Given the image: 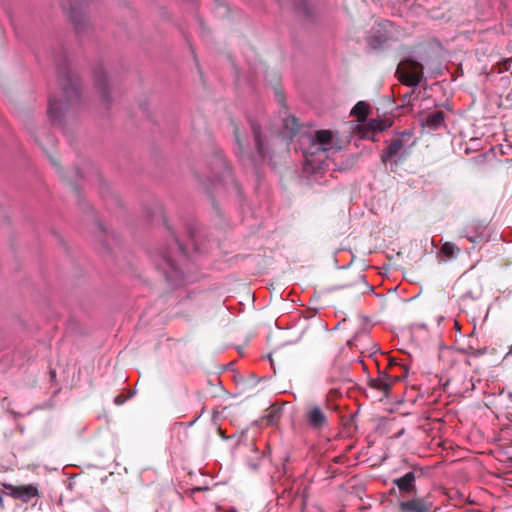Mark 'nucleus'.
Here are the masks:
<instances>
[{"mask_svg": "<svg viewBox=\"0 0 512 512\" xmlns=\"http://www.w3.org/2000/svg\"><path fill=\"white\" fill-rule=\"evenodd\" d=\"M441 253L447 258H454L459 253V248L451 242H446L441 247Z\"/></svg>", "mask_w": 512, "mask_h": 512, "instance_id": "2eb2a0df", "label": "nucleus"}, {"mask_svg": "<svg viewBox=\"0 0 512 512\" xmlns=\"http://www.w3.org/2000/svg\"><path fill=\"white\" fill-rule=\"evenodd\" d=\"M106 83V78L103 76L99 79V85L104 86Z\"/></svg>", "mask_w": 512, "mask_h": 512, "instance_id": "4be33fe9", "label": "nucleus"}, {"mask_svg": "<svg viewBox=\"0 0 512 512\" xmlns=\"http://www.w3.org/2000/svg\"><path fill=\"white\" fill-rule=\"evenodd\" d=\"M38 496V488L36 485H22L19 486V493L17 495V499H20L23 502H29L32 498Z\"/></svg>", "mask_w": 512, "mask_h": 512, "instance_id": "9b49d317", "label": "nucleus"}, {"mask_svg": "<svg viewBox=\"0 0 512 512\" xmlns=\"http://www.w3.org/2000/svg\"><path fill=\"white\" fill-rule=\"evenodd\" d=\"M313 161H314V160H312V159L310 160V159H308V158H307V162H308V163L312 164V163H313Z\"/></svg>", "mask_w": 512, "mask_h": 512, "instance_id": "a878e982", "label": "nucleus"}, {"mask_svg": "<svg viewBox=\"0 0 512 512\" xmlns=\"http://www.w3.org/2000/svg\"><path fill=\"white\" fill-rule=\"evenodd\" d=\"M307 420L314 429H321L326 424V416L320 407H312L307 412Z\"/></svg>", "mask_w": 512, "mask_h": 512, "instance_id": "1a4fd4ad", "label": "nucleus"}, {"mask_svg": "<svg viewBox=\"0 0 512 512\" xmlns=\"http://www.w3.org/2000/svg\"><path fill=\"white\" fill-rule=\"evenodd\" d=\"M397 73L404 85L416 87L423 78V67L417 61L406 60L398 66Z\"/></svg>", "mask_w": 512, "mask_h": 512, "instance_id": "20e7f679", "label": "nucleus"}, {"mask_svg": "<svg viewBox=\"0 0 512 512\" xmlns=\"http://www.w3.org/2000/svg\"><path fill=\"white\" fill-rule=\"evenodd\" d=\"M311 156L326 154V158L340 151L341 147L335 145L330 130H318L311 144Z\"/></svg>", "mask_w": 512, "mask_h": 512, "instance_id": "7ed1b4c3", "label": "nucleus"}, {"mask_svg": "<svg viewBox=\"0 0 512 512\" xmlns=\"http://www.w3.org/2000/svg\"><path fill=\"white\" fill-rule=\"evenodd\" d=\"M354 286L358 295L373 291V287L367 283L365 275L363 274L358 275Z\"/></svg>", "mask_w": 512, "mask_h": 512, "instance_id": "4468645a", "label": "nucleus"}, {"mask_svg": "<svg viewBox=\"0 0 512 512\" xmlns=\"http://www.w3.org/2000/svg\"><path fill=\"white\" fill-rule=\"evenodd\" d=\"M369 112V104L365 101H359L351 110V114L357 117L359 122H364Z\"/></svg>", "mask_w": 512, "mask_h": 512, "instance_id": "f8f14e48", "label": "nucleus"}, {"mask_svg": "<svg viewBox=\"0 0 512 512\" xmlns=\"http://www.w3.org/2000/svg\"><path fill=\"white\" fill-rule=\"evenodd\" d=\"M398 377H392L385 372H380L378 377L370 380V386L388 397L392 385L398 381Z\"/></svg>", "mask_w": 512, "mask_h": 512, "instance_id": "423d86ee", "label": "nucleus"}, {"mask_svg": "<svg viewBox=\"0 0 512 512\" xmlns=\"http://www.w3.org/2000/svg\"><path fill=\"white\" fill-rule=\"evenodd\" d=\"M2 486H3L2 492L5 495L11 496V497L17 499V495L19 493V486H14V485L8 484V483H3Z\"/></svg>", "mask_w": 512, "mask_h": 512, "instance_id": "6ab92c4d", "label": "nucleus"}, {"mask_svg": "<svg viewBox=\"0 0 512 512\" xmlns=\"http://www.w3.org/2000/svg\"><path fill=\"white\" fill-rule=\"evenodd\" d=\"M430 507V504L417 498L400 503V509L404 512H428Z\"/></svg>", "mask_w": 512, "mask_h": 512, "instance_id": "9d476101", "label": "nucleus"}, {"mask_svg": "<svg viewBox=\"0 0 512 512\" xmlns=\"http://www.w3.org/2000/svg\"><path fill=\"white\" fill-rule=\"evenodd\" d=\"M510 354H512V345L509 347V351H508V353H507V355H506V356H508V355H510Z\"/></svg>", "mask_w": 512, "mask_h": 512, "instance_id": "b1692460", "label": "nucleus"}, {"mask_svg": "<svg viewBox=\"0 0 512 512\" xmlns=\"http://www.w3.org/2000/svg\"><path fill=\"white\" fill-rule=\"evenodd\" d=\"M161 269L164 271L166 279L174 284H177L180 280L183 279L182 272L177 268L175 263L167 257L163 258L162 263L160 264Z\"/></svg>", "mask_w": 512, "mask_h": 512, "instance_id": "6e6552de", "label": "nucleus"}, {"mask_svg": "<svg viewBox=\"0 0 512 512\" xmlns=\"http://www.w3.org/2000/svg\"><path fill=\"white\" fill-rule=\"evenodd\" d=\"M291 121L293 124H296V119L295 118H291V119H286L285 120V125L287 126L288 125V122Z\"/></svg>", "mask_w": 512, "mask_h": 512, "instance_id": "5701e85b", "label": "nucleus"}, {"mask_svg": "<svg viewBox=\"0 0 512 512\" xmlns=\"http://www.w3.org/2000/svg\"><path fill=\"white\" fill-rule=\"evenodd\" d=\"M115 402H116L117 404H120V403H121V402L119 401L118 397L115 399Z\"/></svg>", "mask_w": 512, "mask_h": 512, "instance_id": "bb28decb", "label": "nucleus"}, {"mask_svg": "<svg viewBox=\"0 0 512 512\" xmlns=\"http://www.w3.org/2000/svg\"><path fill=\"white\" fill-rule=\"evenodd\" d=\"M410 139L409 134H402L393 139L387 147L382 151L381 160L383 163H388L393 160L394 164L397 165L399 161L403 160L410 148L408 140Z\"/></svg>", "mask_w": 512, "mask_h": 512, "instance_id": "f03ea898", "label": "nucleus"}, {"mask_svg": "<svg viewBox=\"0 0 512 512\" xmlns=\"http://www.w3.org/2000/svg\"><path fill=\"white\" fill-rule=\"evenodd\" d=\"M389 125L390 124L387 121L378 120V119H370L368 122V127L372 131H376V132H382V131L386 130L389 127Z\"/></svg>", "mask_w": 512, "mask_h": 512, "instance_id": "a211bd4d", "label": "nucleus"}, {"mask_svg": "<svg viewBox=\"0 0 512 512\" xmlns=\"http://www.w3.org/2000/svg\"><path fill=\"white\" fill-rule=\"evenodd\" d=\"M68 15L70 20L73 22L75 29L79 32L81 29L80 24L82 22V14L71 5L69 8Z\"/></svg>", "mask_w": 512, "mask_h": 512, "instance_id": "f3484780", "label": "nucleus"}, {"mask_svg": "<svg viewBox=\"0 0 512 512\" xmlns=\"http://www.w3.org/2000/svg\"><path fill=\"white\" fill-rule=\"evenodd\" d=\"M79 86L77 80L68 79V84L63 88V98H50L48 104V116L53 121H61L65 112L79 99Z\"/></svg>", "mask_w": 512, "mask_h": 512, "instance_id": "f257e3e1", "label": "nucleus"}, {"mask_svg": "<svg viewBox=\"0 0 512 512\" xmlns=\"http://www.w3.org/2000/svg\"><path fill=\"white\" fill-rule=\"evenodd\" d=\"M461 236L467 238L472 243H477L487 239V227L480 221L469 223Z\"/></svg>", "mask_w": 512, "mask_h": 512, "instance_id": "39448f33", "label": "nucleus"}, {"mask_svg": "<svg viewBox=\"0 0 512 512\" xmlns=\"http://www.w3.org/2000/svg\"><path fill=\"white\" fill-rule=\"evenodd\" d=\"M346 287H348V285L338 286V287H336L335 289H341V288H346Z\"/></svg>", "mask_w": 512, "mask_h": 512, "instance_id": "393cba45", "label": "nucleus"}, {"mask_svg": "<svg viewBox=\"0 0 512 512\" xmlns=\"http://www.w3.org/2000/svg\"><path fill=\"white\" fill-rule=\"evenodd\" d=\"M417 476L414 471H409L405 475L399 478H395L393 483L398 487L402 493L415 494L416 493V482Z\"/></svg>", "mask_w": 512, "mask_h": 512, "instance_id": "0eeeda50", "label": "nucleus"}, {"mask_svg": "<svg viewBox=\"0 0 512 512\" xmlns=\"http://www.w3.org/2000/svg\"><path fill=\"white\" fill-rule=\"evenodd\" d=\"M251 128H252V131L254 134L257 151L260 155L264 156L265 151H264L263 143L261 141L260 127L256 124L252 123Z\"/></svg>", "mask_w": 512, "mask_h": 512, "instance_id": "dca6fc26", "label": "nucleus"}, {"mask_svg": "<svg viewBox=\"0 0 512 512\" xmlns=\"http://www.w3.org/2000/svg\"><path fill=\"white\" fill-rule=\"evenodd\" d=\"M235 137H236L237 144L239 146V150L242 151L243 150V144H242V142H241V140H240V138H239L237 133H236Z\"/></svg>", "mask_w": 512, "mask_h": 512, "instance_id": "412c9836", "label": "nucleus"}, {"mask_svg": "<svg viewBox=\"0 0 512 512\" xmlns=\"http://www.w3.org/2000/svg\"><path fill=\"white\" fill-rule=\"evenodd\" d=\"M297 11L303 15H309L311 12L308 0H297Z\"/></svg>", "mask_w": 512, "mask_h": 512, "instance_id": "aec40b11", "label": "nucleus"}, {"mask_svg": "<svg viewBox=\"0 0 512 512\" xmlns=\"http://www.w3.org/2000/svg\"><path fill=\"white\" fill-rule=\"evenodd\" d=\"M444 123V113L435 111L430 113L426 118V125L432 129L439 128Z\"/></svg>", "mask_w": 512, "mask_h": 512, "instance_id": "ddd939ff", "label": "nucleus"}]
</instances>
